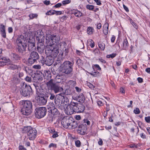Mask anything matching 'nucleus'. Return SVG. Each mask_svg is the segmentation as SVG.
Returning <instances> with one entry per match:
<instances>
[{"instance_id": "47", "label": "nucleus", "mask_w": 150, "mask_h": 150, "mask_svg": "<svg viewBox=\"0 0 150 150\" xmlns=\"http://www.w3.org/2000/svg\"><path fill=\"white\" fill-rule=\"evenodd\" d=\"M134 112L137 114H139L140 112V111L138 108H136L134 110Z\"/></svg>"}, {"instance_id": "18", "label": "nucleus", "mask_w": 150, "mask_h": 150, "mask_svg": "<svg viewBox=\"0 0 150 150\" xmlns=\"http://www.w3.org/2000/svg\"><path fill=\"white\" fill-rule=\"evenodd\" d=\"M31 78L35 80V81H37L38 80V81H40L42 80V78L37 73H34L31 75Z\"/></svg>"}, {"instance_id": "60", "label": "nucleus", "mask_w": 150, "mask_h": 150, "mask_svg": "<svg viewBox=\"0 0 150 150\" xmlns=\"http://www.w3.org/2000/svg\"><path fill=\"white\" fill-rule=\"evenodd\" d=\"M33 67L34 68L37 69H39L41 68V67L39 65H34Z\"/></svg>"}, {"instance_id": "10", "label": "nucleus", "mask_w": 150, "mask_h": 150, "mask_svg": "<svg viewBox=\"0 0 150 150\" xmlns=\"http://www.w3.org/2000/svg\"><path fill=\"white\" fill-rule=\"evenodd\" d=\"M45 51L46 55H50L54 58L57 57L59 53V49L57 46L54 47H51V48L46 47Z\"/></svg>"}, {"instance_id": "3", "label": "nucleus", "mask_w": 150, "mask_h": 150, "mask_svg": "<svg viewBox=\"0 0 150 150\" xmlns=\"http://www.w3.org/2000/svg\"><path fill=\"white\" fill-rule=\"evenodd\" d=\"M36 36V40L38 41L37 48L38 52L41 54L43 53L44 50L45 36L43 33L40 30L37 31Z\"/></svg>"}, {"instance_id": "44", "label": "nucleus", "mask_w": 150, "mask_h": 150, "mask_svg": "<svg viewBox=\"0 0 150 150\" xmlns=\"http://www.w3.org/2000/svg\"><path fill=\"white\" fill-rule=\"evenodd\" d=\"M93 68L94 69V68H96L98 70H101V68L100 67V66L98 64H97L93 65Z\"/></svg>"}, {"instance_id": "62", "label": "nucleus", "mask_w": 150, "mask_h": 150, "mask_svg": "<svg viewBox=\"0 0 150 150\" xmlns=\"http://www.w3.org/2000/svg\"><path fill=\"white\" fill-rule=\"evenodd\" d=\"M19 150H26V149L22 145H20L19 146Z\"/></svg>"}, {"instance_id": "23", "label": "nucleus", "mask_w": 150, "mask_h": 150, "mask_svg": "<svg viewBox=\"0 0 150 150\" xmlns=\"http://www.w3.org/2000/svg\"><path fill=\"white\" fill-rule=\"evenodd\" d=\"M129 46V44L126 38H125L122 43V49L124 50H126L127 48Z\"/></svg>"}, {"instance_id": "30", "label": "nucleus", "mask_w": 150, "mask_h": 150, "mask_svg": "<svg viewBox=\"0 0 150 150\" xmlns=\"http://www.w3.org/2000/svg\"><path fill=\"white\" fill-rule=\"evenodd\" d=\"M98 44L99 48H100L101 50H104L105 48V44L103 42H98Z\"/></svg>"}, {"instance_id": "48", "label": "nucleus", "mask_w": 150, "mask_h": 150, "mask_svg": "<svg viewBox=\"0 0 150 150\" xmlns=\"http://www.w3.org/2000/svg\"><path fill=\"white\" fill-rule=\"evenodd\" d=\"M76 146L78 147H79L81 146V142L79 140H77L75 142Z\"/></svg>"}, {"instance_id": "43", "label": "nucleus", "mask_w": 150, "mask_h": 150, "mask_svg": "<svg viewBox=\"0 0 150 150\" xmlns=\"http://www.w3.org/2000/svg\"><path fill=\"white\" fill-rule=\"evenodd\" d=\"M116 54L115 53H113L111 54L108 55H107V57L108 58H113L115 57L116 56Z\"/></svg>"}, {"instance_id": "56", "label": "nucleus", "mask_w": 150, "mask_h": 150, "mask_svg": "<svg viewBox=\"0 0 150 150\" xmlns=\"http://www.w3.org/2000/svg\"><path fill=\"white\" fill-rule=\"evenodd\" d=\"M62 13V11H56L54 10V14H55L56 15H61Z\"/></svg>"}, {"instance_id": "42", "label": "nucleus", "mask_w": 150, "mask_h": 150, "mask_svg": "<svg viewBox=\"0 0 150 150\" xmlns=\"http://www.w3.org/2000/svg\"><path fill=\"white\" fill-rule=\"evenodd\" d=\"M130 22L134 28L136 29L138 28V26L137 25L133 20H131Z\"/></svg>"}, {"instance_id": "6", "label": "nucleus", "mask_w": 150, "mask_h": 150, "mask_svg": "<svg viewBox=\"0 0 150 150\" xmlns=\"http://www.w3.org/2000/svg\"><path fill=\"white\" fill-rule=\"evenodd\" d=\"M23 131L24 133H27L28 137L29 140H33L35 138L37 131L35 128H33L30 126L25 127Z\"/></svg>"}, {"instance_id": "25", "label": "nucleus", "mask_w": 150, "mask_h": 150, "mask_svg": "<svg viewBox=\"0 0 150 150\" xmlns=\"http://www.w3.org/2000/svg\"><path fill=\"white\" fill-rule=\"evenodd\" d=\"M108 24L105 23L103 26V31L105 35H107L108 31Z\"/></svg>"}, {"instance_id": "2", "label": "nucleus", "mask_w": 150, "mask_h": 150, "mask_svg": "<svg viewBox=\"0 0 150 150\" xmlns=\"http://www.w3.org/2000/svg\"><path fill=\"white\" fill-rule=\"evenodd\" d=\"M36 90V94L38 96L37 101L40 105H45L47 102V97L46 95L44 94L42 89L41 87L37 84H33Z\"/></svg>"}, {"instance_id": "4", "label": "nucleus", "mask_w": 150, "mask_h": 150, "mask_svg": "<svg viewBox=\"0 0 150 150\" xmlns=\"http://www.w3.org/2000/svg\"><path fill=\"white\" fill-rule=\"evenodd\" d=\"M74 63L69 61H65L63 63L59 70L61 72L66 74H70L73 70Z\"/></svg>"}, {"instance_id": "57", "label": "nucleus", "mask_w": 150, "mask_h": 150, "mask_svg": "<svg viewBox=\"0 0 150 150\" xmlns=\"http://www.w3.org/2000/svg\"><path fill=\"white\" fill-rule=\"evenodd\" d=\"M145 120L147 123H149L150 122V116L146 117H145Z\"/></svg>"}, {"instance_id": "49", "label": "nucleus", "mask_w": 150, "mask_h": 150, "mask_svg": "<svg viewBox=\"0 0 150 150\" xmlns=\"http://www.w3.org/2000/svg\"><path fill=\"white\" fill-rule=\"evenodd\" d=\"M25 80L29 82H30L31 81V78L30 77L28 76H27L25 78Z\"/></svg>"}, {"instance_id": "32", "label": "nucleus", "mask_w": 150, "mask_h": 150, "mask_svg": "<svg viewBox=\"0 0 150 150\" xmlns=\"http://www.w3.org/2000/svg\"><path fill=\"white\" fill-rule=\"evenodd\" d=\"M13 59L15 60H18L20 59L21 57L19 56L16 54H13Z\"/></svg>"}, {"instance_id": "28", "label": "nucleus", "mask_w": 150, "mask_h": 150, "mask_svg": "<svg viewBox=\"0 0 150 150\" xmlns=\"http://www.w3.org/2000/svg\"><path fill=\"white\" fill-rule=\"evenodd\" d=\"M50 108L52 114L53 115H58V110L55 107H50Z\"/></svg>"}, {"instance_id": "45", "label": "nucleus", "mask_w": 150, "mask_h": 150, "mask_svg": "<svg viewBox=\"0 0 150 150\" xmlns=\"http://www.w3.org/2000/svg\"><path fill=\"white\" fill-rule=\"evenodd\" d=\"M71 93V92L69 89H67L65 91V94L66 95H70Z\"/></svg>"}, {"instance_id": "50", "label": "nucleus", "mask_w": 150, "mask_h": 150, "mask_svg": "<svg viewBox=\"0 0 150 150\" xmlns=\"http://www.w3.org/2000/svg\"><path fill=\"white\" fill-rule=\"evenodd\" d=\"M70 0H65L63 1L62 3L63 5H66L70 3Z\"/></svg>"}, {"instance_id": "38", "label": "nucleus", "mask_w": 150, "mask_h": 150, "mask_svg": "<svg viewBox=\"0 0 150 150\" xmlns=\"http://www.w3.org/2000/svg\"><path fill=\"white\" fill-rule=\"evenodd\" d=\"M62 75L61 74L57 75L55 77V79L56 80H59V81H57L58 83L60 82L62 79Z\"/></svg>"}, {"instance_id": "46", "label": "nucleus", "mask_w": 150, "mask_h": 150, "mask_svg": "<svg viewBox=\"0 0 150 150\" xmlns=\"http://www.w3.org/2000/svg\"><path fill=\"white\" fill-rule=\"evenodd\" d=\"M30 18L33 19L34 18H36L38 16V15L36 14H30L29 16Z\"/></svg>"}, {"instance_id": "21", "label": "nucleus", "mask_w": 150, "mask_h": 150, "mask_svg": "<svg viewBox=\"0 0 150 150\" xmlns=\"http://www.w3.org/2000/svg\"><path fill=\"white\" fill-rule=\"evenodd\" d=\"M70 103L71 105H72V108L74 110V112H77V111H78V105H77L78 104V103L71 101Z\"/></svg>"}, {"instance_id": "41", "label": "nucleus", "mask_w": 150, "mask_h": 150, "mask_svg": "<svg viewBox=\"0 0 150 150\" xmlns=\"http://www.w3.org/2000/svg\"><path fill=\"white\" fill-rule=\"evenodd\" d=\"M54 10H50L48 11L46 13V15H51L54 14Z\"/></svg>"}, {"instance_id": "59", "label": "nucleus", "mask_w": 150, "mask_h": 150, "mask_svg": "<svg viewBox=\"0 0 150 150\" xmlns=\"http://www.w3.org/2000/svg\"><path fill=\"white\" fill-rule=\"evenodd\" d=\"M52 147L56 148L57 145L56 144H54L52 143H51L49 146V147L50 148Z\"/></svg>"}, {"instance_id": "35", "label": "nucleus", "mask_w": 150, "mask_h": 150, "mask_svg": "<svg viewBox=\"0 0 150 150\" xmlns=\"http://www.w3.org/2000/svg\"><path fill=\"white\" fill-rule=\"evenodd\" d=\"M46 96L47 97V98L49 97L50 99L51 100H53L55 98V96L54 94L50 93L47 94Z\"/></svg>"}, {"instance_id": "52", "label": "nucleus", "mask_w": 150, "mask_h": 150, "mask_svg": "<svg viewBox=\"0 0 150 150\" xmlns=\"http://www.w3.org/2000/svg\"><path fill=\"white\" fill-rule=\"evenodd\" d=\"M45 59L44 58L43 56H42L41 57V59L40 60V61L42 65L45 64Z\"/></svg>"}, {"instance_id": "31", "label": "nucleus", "mask_w": 150, "mask_h": 150, "mask_svg": "<svg viewBox=\"0 0 150 150\" xmlns=\"http://www.w3.org/2000/svg\"><path fill=\"white\" fill-rule=\"evenodd\" d=\"M52 36L54 43H57L59 40V38L56 35Z\"/></svg>"}, {"instance_id": "51", "label": "nucleus", "mask_w": 150, "mask_h": 150, "mask_svg": "<svg viewBox=\"0 0 150 150\" xmlns=\"http://www.w3.org/2000/svg\"><path fill=\"white\" fill-rule=\"evenodd\" d=\"M76 63L79 66H80L82 64V61L80 59H77L76 60Z\"/></svg>"}, {"instance_id": "55", "label": "nucleus", "mask_w": 150, "mask_h": 150, "mask_svg": "<svg viewBox=\"0 0 150 150\" xmlns=\"http://www.w3.org/2000/svg\"><path fill=\"white\" fill-rule=\"evenodd\" d=\"M8 61H0V66L2 67L6 64V63Z\"/></svg>"}, {"instance_id": "16", "label": "nucleus", "mask_w": 150, "mask_h": 150, "mask_svg": "<svg viewBox=\"0 0 150 150\" xmlns=\"http://www.w3.org/2000/svg\"><path fill=\"white\" fill-rule=\"evenodd\" d=\"M55 103L56 106L58 107V108L62 110L64 108V103L60 99H57L56 100L55 99Z\"/></svg>"}, {"instance_id": "5", "label": "nucleus", "mask_w": 150, "mask_h": 150, "mask_svg": "<svg viewBox=\"0 0 150 150\" xmlns=\"http://www.w3.org/2000/svg\"><path fill=\"white\" fill-rule=\"evenodd\" d=\"M23 107L21 109L22 114L25 115L30 114L32 108V103L29 100H23L22 102Z\"/></svg>"}, {"instance_id": "33", "label": "nucleus", "mask_w": 150, "mask_h": 150, "mask_svg": "<svg viewBox=\"0 0 150 150\" xmlns=\"http://www.w3.org/2000/svg\"><path fill=\"white\" fill-rule=\"evenodd\" d=\"M89 74L95 77L98 76L99 75V73L97 71L94 72L92 71V72L89 73Z\"/></svg>"}, {"instance_id": "15", "label": "nucleus", "mask_w": 150, "mask_h": 150, "mask_svg": "<svg viewBox=\"0 0 150 150\" xmlns=\"http://www.w3.org/2000/svg\"><path fill=\"white\" fill-rule=\"evenodd\" d=\"M54 58L52 56L47 55L45 58V64L48 66H51L54 62Z\"/></svg>"}, {"instance_id": "36", "label": "nucleus", "mask_w": 150, "mask_h": 150, "mask_svg": "<svg viewBox=\"0 0 150 150\" xmlns=\"http://www.w3.org/2000/svg\"><path fill=\"white\" fill-rule=\"evenodd\" d=\"M93 28L91 27H89L88 28L87 32L89 35H91L93 33Z\"/></svg>"}, {"instance_id": "12", "label": "nucleus", "mask_w": 150, "mask_h": 150, "mask_svg": "<svg viewBox=\"0 0 150 150\" xmlns=\"http://www.w3.org/2000/svg\"><path fill=\"white\" fill-rule=\"evenodd\" d=\"M27 45H28V50L30 51H33L36 49L35 46V40L34 39H29L27 40Z\"/></svg>"}, {"instance_id": "24", "label": "nucleus", "mask_w": 150, "mask_h": 150, "mask_svg": "<svg viewBox=\"0 0 150 150\" xmlns=\"http://www.w3.org/2000/svg\"><path fill=\"white\" fill-rule=\"evenodd\" d=\"M72 14H74L76 17L79 18L82 16V13L77 10H74L72 11Z\"/></svg>"}, {"instance_id": "20", "label": "nucleus", "mask_w": 150, "mask_h": 150, "mask_svg": "<svg viewBox=\"0 0 150 150\" xmlns=\"http://www.w3.org/2000/svg\"><path fill=\"white\" fill-rule=\"evenodd\" d=\"M30 58L35 59L36 60L38 59L39 58V56L38 53L36 52L32 51L30 54Z\"/></svg>"}, {"instance_id": "27", "label": "nucleus", "mask_w": 150, "mask_h": 150, "mask_svg": "<svg viewBox=\"0 0 150 150\" xmlns=\"http://www.w3.org/2000/svg\"><path fill=\"white\" fill-rule=\"evenodd\" d=\"M77 122L73 121L72 120V122L71 123L70 128L75 129L79 126Z\"/></svg>"}, {"instance_id": "14", "label": "nucleus", "mask_w": 150, "mask_h": 150, "mask_svg": "<svg viewBox=\"0 0 150 150\" xmlns=\"http://www.w3.org/2000/svg\"><path fill=\"white\" fill-rule=\"evenodd\" d=\"M78 132L81 135H84L87 129L86 124H79L78 126Z\"/></svg>"}, {"instance_id": "13", "label": "nucleus", "mask_w": 150, "mask_h": 150, "mask_svg": "<svg viewBox=\"0 0 150 150\" xmlns=\"http://www.w3.org/2000/svg\"><path fill=\"white\" fill-rule=\"evenodd\" d=\"M61 51L64 52V55L66 56L67 55L69 51L68 49L66 48L67 44L65 42H60L59 45Z\"/></svg>"}, {"instance_id": "8", "label": "nucleus", "mask_w": 150, "mask_h": 150, "mask_svg": "<svg viewBox=\"0 0 150 150\" xmlns=\"http://www.w3.org/2000/svg\"><path fill=\"white\" fill-rule=\"evenodd\" d=\"M23 87L21 86L20 91L21 95L24 97H29L32 94V91L31 87L29 85L23 84Z\"/></svg>"}, {"instance_id": "9", "label": "nucleus", "mask_w": 150, "mask_h": 150, "mask_svg": "<svg viewBox=\"0 0 150 150\" xmlns=\"http://www.w3.org/2000/svg\"><path fill=\"white\" fill-rule=\"evenodd\" d=\"M47 109L45 107H39L36 108L35 114L36 117L41 118L45 116L47 113Z\"/></svg>"}, {"instance_id": "1", "label": "nucleus", "mask_w": 150, "mask_h": 150, "mask_svg": "<svg viewBox=\"0 0 150 150\" xmlns=\"http://www.w3.org/2000/svg\"><path fill=\"white\" fill-rule=\"evenodd\" d=\"M27 40L23 35L18 37L16 40V50L20 53L23 54L26 51Z\"/></svg>"}, {"instance_id": "22", "label": "nucleus", "mask_w": 150, "mask_h": 150, "mask_svg": "<svg viewBox=\"0 0 150 150\" xmlns=\"http://www.w3.org/2000/svg\"><path fill=\"white\" fill-rule=\"evenodd\" d=\"M78 111L77 112H83L85 109V106L83 104L80 103H78Z\"/></svg>"}, {"instance_id": "40", "label": "nucleus", "mask_w": 150, "mask_h": 150, "mask_svg": "<svg viewBox=\"0 0 150 150\" xmlns=\"http://www.w3.org/2000/svg\"><path fill=\"white\" fill-rule=\"evenodd\" d=\"M94 6L93 5L88 4L86 5V8L90 10H93L94 9Z\"/></svg>"}, {"instance_id": "53", "label": "nucleus", "mask_w": 150, "mask_h": 150, "mask_svg": "<svg viewBox=\"0 0 150 150\" xmlns=\"http://www.w3.org/2000/svg\"><path fill=\"white\" fill-rule=\"evenodd\" d=\"M0 33L2 37L4 38H6V31H3L2 32H1Z\"/></svg>"}, {"instance_id": "63", "label": "nucleus", "mask_w": 150, "mask_h": 150, "mask_svg": "<svg viewBox=\"0 0 150 150\" xmlns=\"http://www.w3.org/2000/svg\"><path fill=\"white\" fill-rule=\"evenodd\" d=\"M62 4L61 3H58L54 5L53 7L55 8H59L60 7L62 6Z\"/></svg>"}, {"instance_id": "11", "label": "nucleus", "mask_w": 150, "mask_h": 150, "mask_svg": "<svg viewBox=\"0 0 150 150\" xmlns=\"http://www.w3.org/2000/svg\"><path fill=\"white\" fill-rule=\"evenodd\" d=\"M72 117L66 116L64 117L61 120V124L63 127L65 128H70L71 123L72 122Z\"/></svg>"}, {"instance_id": "58", "label": "nucleus", "mask_w": 150, "mask_h": 150, "mask_svg": "<svg viewBox=\"0 0 150 150\" xmlns=\"http://www.w3.org/2000/svg\"><path fill=\"white\" fill-rule=\"evenodd\" d=\"M87 84L89 88L91 89L93 88H94V86L90 83H87Z\"/></svg>"}, {"instance_id": "26", "label": "nucleus", "mask_w": 150, "mask_h": 150, "mask_svg": "<svg viewBox=\"0 0 150 150\" xmlns=\"http://www.w3.org/2000/svg\"><path fill=\"white\" fill-rule=\"evenodd\" d=\"M63 60L62 59H58L54 63V66L59 67V69L60 68L61 66L63 63Z\"/></svg>"}, {"instance_id": "7", "label": "nucleus", "mask_w": 150, "mask_h": 150, "mask_svg": "<svg viewBox=\"0 0 150 150\" xmlns=\"http://www.w3.org/2000/svg\"><path fill=\"white\" fill-rule=\"evenodd\" d=\"M53 79H51L47 83V85L50 89L57 93L62 91L63 88L59 86L58 83H54Z\"/></svg>"}, {"instance_id": "17", "label": "nucleus", "mask_w": 150, "mask_h": 150, "mask_svg": "<svg viewBox=\"0 0 150 150\" xmlns=\"http://www.w3.org/2000/svg\"><path fill=\"white\" fill-rule=\"evenodd\" d=\"M52 38V35L47 37L46 39V43L47 45V47L50 46L51 47V46L54 44Z\"/></svg>"}, {"instance_id": "34", "label": "nucleus", "mask_w": 150, "mask_h": 150, "mask_svg": "<svg viewBox=\"0 0 150 150\" xmlns=\"http://www.w3.org/2000/svg\"><path fill=\"white\" fill-rule=\"evenodd\" d=\"M23 70L25 71L26 73H29L32 71V70L28 67L24 66Z\"/></svg>"}, {"instance_id": "54", "label": "nucleus", "mask_w": 150, "mask_h": 150, "mask_svg": "<svg viewBox=\"0 0 150 150\" xmlns=\"http://www.w3.org/2000/svg\"><path fill=\"white\" fill-rule=\"evenodd\" d=\"M0 60H2L5 61H8L9 59H7L5 57H3L2 56H0Z\"/></svg>"}, {"instance_id": "61", "label": "nucleus", "mask_w": 150, "mask_h": 150, "mask_svg": "<svg viewBox=\"0 0 150 150\" xmlns=\"http://www.w3.org/2000/svg\"><path fill=\"white\" fill-rule=\"evenodd\" d=\"M58 136V134L57 132H55L52 136V137L53 138H54Z\"/></svg>"}, {"instance_id": "29", "label": "nucleus", "mask_w": 150, "mask_h": 150, "mask_svg": "<svg viewBox=\"0 0 150 150\" xmlns=\"http://www.w3.org/2000/svg\"><path fill=\"white\" fill-rule=\"evenodd\" d=\"M8 67L9 69L13 70L17 69L19 67V65H17L13 64H9L8 65Z\"/></svg>"}, {"instance_id": "37", "label": "nucleus", "mask_w": 150, "mask_h": 150, "mask_svg": "<svg viewBox=\"0 0 150 150\" xmlns=\"http://www.w3.org/2000/svg\"><path fill=\"white\" fill-rule=\"evenodd\" d=\"M36 61V60L35 59H32L31 58H30V57L28 59V63L30 64H32Z\"/></svg>"}, {"instance_id": "39", "label": "nucleus", "mask_w": 150, "mask_h": 150, "mask_svg": "<svg viewBox=\"0 0 150 150\" xmlns=\"http://www.w3.org/2000/svg\"><path fill=\"white\" fill-rule=\"evenodd\" d=\"M0 32L6 31L5 26L2 24H1L0 25Z\"/></svg>"}, {"instance_id": "19", "label": "nucleus", "mask_w": 150, "mask_h": 150, "mask_svg": "<svg viewBox=\"0 0 150 150\" xmlns=\"http://www.w3.org/2000/svg\"><path fill=\"white\" fill-rule=\"evenodd\" d=\"M72 105H71L70 103L67 105L66 110V111L67 114L71 115L74 114V112L72 107Z\"/></svg>"}, {"instance_id": "64", "label": "nucleus", "mask_w": 150, "mask_h": 150, "mask_svg": "<svg viewBox=\"0 0 150 150\" xmlns=\"http://www.w3.org/2000/svg\"><path fill=\"white\" fill-rule=\"evenodd\" d=\"M105 128L107 130L110 129L112 128V126L110 125H107L105 126Z\"/></svg>"}]
</instances>
